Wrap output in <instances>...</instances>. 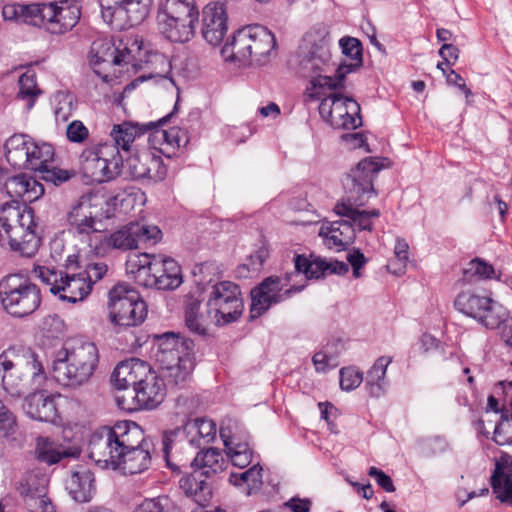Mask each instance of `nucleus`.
<instances>
[{"mask_svg": "<svg viewBox=\"0 0 512 512\" xmlns=\"http://www.w3.org/2000/svg\"><path fill=\"white\" fill-rule=\"evenodd\" d=\"M342 53L351 63H341L336 68L335 77L322 75L331 62L330 38L324 24H316L302 38L299 46V69L303 76L311 77L313 86L337 89L343 85L347 74L362 66V44L353 37H343L339 41Z\"/></svg>", "mask_w": 512, "mask_h": 512, "instance_id": "1", "label": "nucleus"}, {"mask_svg": "<svg viewBox=\"0 0 512 512\" xmlns=\"http://www.w3.org/2000/svg\"><path fill=\"white\" fill-rule=\"evenodd\" d=\"M381 169L382 165L379 162L367 157L361 160L347 176L345 185L350 203H337L334 212L340 217L347 218L346 220L351 222L355 230L372 231L374 220L381 215L379 209H359L372 196H376L373 181Z\"/></svg>", "mask_w": 512, "mask_h": 512, "instance_id": "2", "label": "nucleus"}, {"mask_svg": "<svg viewBox=\"0 0 512 512\" xmlns=\"http://www.w3.org/2000/svg\"><path fill=\"white\" fill-rule=\"evenodd\" d=\"M0 377L4 391L17 398L44 387L48 380L39 355L24 346H10L0 354Z\"/></svg>", "mask_w": 512, "mask_h": 512, "instance_id": "3", "label": "nucleus"}, {"mask_svg": "<svg viewBox=\"0 0 512 512\" xmlns=\"http://www.w3.org/2000/svg\"><path fill=\"white\" fill-rule=\"evenodd\" d=\"M99 363V351L93 342H67L54 353L52 373L55 381L69 388L87 384Z\"/></svg>", "mask_w": 512, "mask_h": 512, "instance_id": "4", "label": "nucleus"}, {"mask_svg": "<svg viewBox=\"0 0 512 512\" xmlns=\"http://www.w3.org/2000/svg\"><path fill=\"white\" fill-rule=\"evenodd\" d=\"M30 207L4 204L0 209V244L20 256L33 257L41 243Z\"/></svg>", "mask_w": 512, "mask_h": 512, "instance_id": "5", "label": "nucleus"}, {"mask_svg": "<svg viewBox=\"0 0 512 512\" xmlns=\"http://www.w3.org/2000/svg\"><path fill=\"white\" fill-rule=\"evenodd\" d=\"M194 342L168 332L158 337L156 361L160 365L162 376L167 383L176 387H184L190 380L195 366Z\"/></svg>", "mask_w": 512, "mask_h": 512, "instance_id": "6", "label": "nucleus"}, {"mask_svg": "<svg viewBox=\"0 0 512 512\" xmlns=\"http://www.w3.org/2000/svg\"><path fill=\"white\" fill-rule=\"evenodd\" d=\"M0 300L9 315L24 318L40 307L42 297L40 288L28 277L9 274L0 281Z\"/></svg>", "mask_w": 512, "mask_h": 512, "instance_id": "7", "label": "nucleus"}, {"mask_svg": "<svg viewBox=\"0 0 512 512\" xmlns=\"http://www.w3.org/2000/svg\"><path fill=\"white\" fill-rule=\"evenodd\" d=\"M135 266V281L146 288L174 290L183 282L181 267L170 257L143 253Z\"/></svg>", "mask_w": 512, "mask_h": 512, "instance_id": "8", "label": "nucleus"}, {"mask_svg": "<svg viewBox=\"0 0 512 512\" xmlns=\"http://www.w3.org/2000/svg\"><path fill=\"white\" fill-rule=\"evenodd\" d=\"M132 422H118L95 431L88 442V457L103 469L116 470Z\"/></svg>", "mask_w": 512, "mask_h": 512, "instance_id": "9", "label": "nucleus"}, {"mask_svg": "<svg viewBox=\"0 0 512 512\" xmlns=\"http://www.w3.org/2000/svg\"><path fill=\"white\" fill-rule=\"evenodd\" d=\"M81 170L86 177L98 183L108 182L120 175L123 156L109 143L86 147L79 156Z\"/></svg>", "mask_w": 512, "mask_h": 512, "instance_id": "10", "label": "nucleus"}, {"mask_svg": "<svg viewBox=\"0 0 512 512\" xmlns=\"http://www.w3.org/2000/svg\"><path fill=\"white\" fill-rule=\"evenodd\" d=\"M108 296L109 319L115 326L133 327L144 321L147 306L136 289L118 283L110 289Z\"/></svg>", "mask_w": 512, "mask_h": 512, "instance_id": "11", "label": "nucleus"}, {"mask_svg": "<svg viewBox=\"0 0 512 512\" xmlns=\"http://www.w3.org/2000/svg\"><path fill=\"white\" fill-rule=\"evenodd\" d=\"M454 307L460 313L473 318L488 329H496L507 321L508 310L490 296L467 290L458 293Z\"/></svg>", "mask_w": 512, "mask_h": 512, "instance_id": "12", "label": "nucleus"}, {"mask_svg": "<svg viewBox=\"0 0 512 512\" xmlns=\"http://www.w3.org/2000/svg\"><path fill=\"white\" fill-rule=\"evenodd\" d=\"M95 198L87 195L81 196L74 202L67 212L66 220L68 231L81 241H86L91 249L99 251L98 238L101 229L97 225L99 220Z\"/></svg>", "mask_w": 512, "mask_h": 512, "instance_id": "13", "label": "nucleus"}, {"mask_svg": "<svg viewBox=\"0 0 512 512\" xmlns=\"http://www.w3.org/2000/svg\"><path fill=\"white\" fill-rule=\"evenodd\" d=\"M124 444L116 470L129 475L147 471L152 464L154 444L135 422H132Z\"/></svg>", "mask_w": 512, "mask_h": 512, "instance_id": "14", "label": "nucleus"}, {"mask_svg": "<svg viewBox=\"0 0 512 512\" xmlns=\"http://www.w3.org/2000/svg\"><path fill=\"white\" fill-rule=\"evenodd\" d=\"M152 3L153 0H99L103 20L119 31L141 24Z\"/></svg>", "mask_w": 512, "mask_h": 512, "instance_id": "15", "label": "nucleus"}, {"mask_svg": "<svg viewBox=\"0 0 512 512\" xmlns=\"http://www.w3.org/2000/svg\"><path fill=\"white\" fill-rule=\"evenodd\" d=\"M206 306L214 314L216 326H224L236 321L244 309L239 286L231 281L215 283Z\"/></svg>", "mask_w": 512, "mask_h": 512, "instance_id": "16", "label": "nucleus"}, {"mask_svg": "<svg viewBox=\"0 0 512 512\" xmlns=\"http://www.w3.org/2000/svg\"><path fill=\"white\" fill-rule=\"evenodd\" d=\"M39 278L49 286V291L58 295L63 301L76 303L84 300L91 292L90 284L87 283L82 273H63V271L39 268Z\"/></svg>", "mask_w": 512, "mask_h": 512, "instance_id": "17", "label": "nucleus"}, {"mask_svg": "<svg viewBox=\"0 0 512 512\" xmlns=\"http://www.w3.org/2000/svg\"><path fill=\"white\" fill-rule=\"evenodd\" d=\"M165 397L164 380L157 374L148 370V374L139 383L128 391V395L117 397L118 405L128 411L156 408Z\"/></svg>", "mask_w": 512, "mask_h": 512, "instance_id": "18", "label": "nucleus"}, {"mask_svg": "<svg viewBox=\"0 0 512 512\" xmlns=\"http://www.w3.org/2000/svg\"><path fill=\"white\" fill-rule=\"evenodd\" d=\"M319 114L335 129H356L362 125L359 104L340 94H330L322 99Z\"/></svg>", "mask_w": 512, "mask_h": 512, "instance_id": "19", "label": "nucleus"}, {"mask_svg": "<svg viewBox=\"0 0 512 512\" xmlns=\"http://www.w3.org/2000/svg\"><path fill=\"white\" fill-rule=\"evenodd\" d=\"M286 284L278 276L265 278L258 286L251 290V316L259 317L265 313L272 305L278 304L295 292H300L304 286H292L284 291Z\"/></svg>", "mask_w": 512, "mask_h": 512, "instance_id": "20", "label": "nucleus"}, {"mask_svg": "<svg viewBox=\"0 0 512 512\" xmlns=\"http://www.w3.org/2000/svg\"><path fill=\"white\" fill-rule=\"evenodd\" d=\"M46 31L51 34H64L70 31L79 21L81 11L75 0H61L48 2L45 10Z\"/></svg>", "mask_w": 512, "mask_h": 512, "instance_id": "21", "label": "nucleus"}, {"mask_svg": "<svg viewBox=\"0 0 512 512\" xmlns=\"http://www.w3.org/2000/svg\"><path fill=\"white\" fill-rule=\"evenodd\" d=\"M228 31L226 4L221 1L208 3L202 11L201 34L212 46L222 43Z\"/></svg>", "mask_w": 512, "mask_h": 512, "instance_id": "22", "label": "nucleus"}, {"mask_svg": "<svg viewBox=\"0 0 512 512\" xmlns=\"http://www.w3.org/2000/svg\"><path fill=\"white\" fill-rule=\"evenodd\" d=\"M171 114L161 118L154 126L150 128L151 134L149 141L155 149L164 156L171 158L181 147H186L189 143L188 131L180 127H171L168 130L160 129L158 126L167 122Z\"/></svg>", "mask_w": 512, "mask_h": 512, "instance_id": "23", "label": "nucleus"}, {"mask_svg": "<svg viewBox=\"0 0 512 512\" xmlns=\"http://www.w3.org/2000/svg\"><path fill=\"white\" fill-rule=\"evenodd\" d=\"M43 388L29 391L23 402V410L31 419L54 422L57 418L55 396L47 394Z\"/></svg>", "mask_w": 512, "mask_h": 512, "instance_id": "24", "label": "nucleus"}, {"mask_svg": "<svg viewBox=\"0 0 512 512\" xmlns=\"http://www.w3.org/2000/svg\"><path fill=\"white\" fill-rule=\"evenodd\" d=\"M150 367L139 359H131L119 363L112 372L111 383L118 390H125L124 395L131 391L144 376Z\"/></svg>", "mask_w": 512, "mask_h": 512, "instance_id": "25", "label": "nucleus"}, {"mask_svg": "<svg viewBox=\"0 0 512 512\" xmlns=\"http://www.w3.org/2000/svg\"><path fill=\"white\" fill-rule=\"evenodd\" d=\"M491 486L496 498L512 505V456L503 453L495 461Z\"/></svg>", "mask_w": 512, "mask_h": 512, "instance_id": "26", "label": "nucleus"}, {"mask_svg": "<svg viewBox=\"0 0 512 512\" xmlns=\"http://www.w3.org/2000/svg\"><path fill=\"white\" fill-rule=\"evenodd\" d=\"M319 236L324 239V244L329 249L341 251L354 241L355 229L350 221H333L321 226Z\"/></svg>", "mask_w": 512, "mask_h": 512, "instance_id": "27", "label": "nucleus"}, {"mask_svg": "<svg viewBox=\"0 0 512 512\" xmlns=\"http://www.w3.org/2000/svg\"><path fill=\"white\" fill-rule=\"evenodd\" d=\"M4 187L11 198H20L23 202H33L44 193L42 184L26 174L9 177Z\"/></svg>", "mask_w": 512, "mask_h": 512, "instance_id": "28", "label": "nucleus"}, {"mask_svg": "<svg viewBox=\"0 0 512 512\" xmlns=\"http://www.w3.org/2000/svg\"><path fill=\"white\" fill-rule=\"evenodd\" d=\"M228 465L227 457L218 448L201 449L190 463L205 478L223 472Z\"/></svg>", "mask_w": 512, "mask_h": 512, "instance_id": "29", "label": "nucleus"}, {"mask_svg": "<svg viewBox=\"0 0 512 512\" xmlns=\"http://www.w3.org/2000/svg\"><path fill=\"white\" fill-rule=\"evenodd\" d=\"M182 429L187 443L194 448L208 445L216 436V425L207 418L188 420Z\"/></svg>", "mask_w": 512, "mask_h": 512, "instance_id": "30", "label": "nucleus"}, {"mask_svg": "<svg viewBox=\"0 0 512 512\" xmlns=\"http://www.w3.org/2000/svg\"><path fill=\"white\" fill-rule=\"evenodd\" d=\"M160 32L171 42L185 43L195 34V22L157 15Z\"/></svg>", "mask_w": 512, "mask_h": 512, "instance_id": "31", "label": "nucleus"}, {"mask_svg": "<svg viewBox=\"0 0 512 512\" xmlns=\"http://www.w3.org/2000/svg\"><path fill=\"white\" fill-rule=\"evenodd\" d=\"M219 433L227 450L226 455L234 452H252L247 432L242 430L236 421L227 419L221 424Z\"/></svg>", "mask_w": 512, "mask_h": 512, "instance_id": "32", "label": "nucleus"}, {"mask_svg": "<svg viewBox=\"0 0 512 512\" xmlns=\"http://www.w3.org/2000/svg\"><path fill=\"white\" fill-rule=\"evenodd\" d=\"M152 126H154V122L142 125L132 122H123L114 125L110 132V136L114 142L112 145L115 146L119 152L120 149L124 152H129L136 137L150 131Z\"/></svg>", "mask_w": 512, "mask_h": 512, "instance_id": "33", "label": "nucleus"}, {"mask_svg": "<svg viewBox=\"0 0 512 512\" xmlns=\"http://www.w3.org/2000/svg\"><path fill=\"white\" fill-rule=\"evenodd\" d=\"M94 482V474L89 469H82L71 475L67 483V490L76 502L86 503L91 501L95 494Z\"/></svg>", "mask_w": 512, "mask_h": 512, "instance_id": "34", "label": "nucleus"}, {"mask_svg": "<svg viewBox=\"0 0 512 512\" xmlns=\"http://www.w3.org/2000/svg\"><path fill=\"white\" fill-rule=\"evenodd\" d=\"M202 477L204 476L192 469L190 474L180 479L179 486L187 497L195 503L205 506L211 499L212 491L210 484Z\"/></svg>", "mask_w": 512, "mask_h": 512, "instance_id": "35", "label": "nucleus"}, {"mask_svg": "<svg viewBox=\"0 0 512 512\" xmlns=\"http://www.w3.org/2000/svg\"><path fill=\"white\" fill-rule=\"evenodd\" d=\"M99 251L105 252L106 248L127 251L138 248L132 223H129L110 234H100L98 238Z\"/></svg>", "mask_w": 512, "mask_h": 512, "instance_id": "36", "label": "nucleus"}, {"mask_svg": "<svg viewBox=\"0 0 512 512\" xmlns=\"http://www.w3.org/2000/svg\"><path fill=\"white\" fill-rule=\"evenodd\" d=\"M247 30L250 31L252 59L261 64L275 48V37L267 28L260 25L247 26Z\"/></svg>", "mask_w": 512, "mask_h": 512, "instance_id": "37", "label": "nucleus"}, {"mask_svg": "<svg viewBox=\"0 0 512 512\" xmlns=\"http://www.w3.org/2000/svg\"><path fill=\"white\" fill-rule=\"evenodd\" d=\"M222 55L230 61L247 62L252 60L250 46V31L247 27L237 30L231 41H228L222 48Z\"/></svg>", "mask_w": 512, "mask_h": 512, "instance_id": "38", "label": "nucleus"}, {"mask_svg": "<svg viewBox=\"0 0 512 512\" xmlns=\"http://www.w3.org/2000/svg\"><path fill=\"white\" fill-rule=\"evenodd\" d=\"M185 324L191 332L205 335L210 324L216 325V320L207 306L206 310L202 311L201 303L197 300H191L185 308Z\"/></svg>", "mask_w": 512, "mask_h": 512, "instance_id": "39", "label": "nucleus"}, {"mask_svg": "<svg viewBox=\"0 0 512 512\" xmlns=\"http://www.w3.org/2000/svg\"><path fill=\"white\" fill-rule=\"evenodd\" d=\"M32 138L27 134H14L5 144V157L9 164L15 168H24Z\"/></svg>", "mask_w": 512, "mask_h": 512, "instance_id": "40", "label": "nucleus"}, {"mask_svg": "<svg viewBox=\"0 0 512 512\" xmlns=\"http://www.w3.org/2000/svg\"><path fill=\"white\" fill-rule=\"evenodd\" d=\"M158 15L197 23L199 11L195 0H166Z\"/></svg>", "mask_w": 512, "mask_h": 512, "instance_id": "41", "label": "nucleus"}, {"mask_svg": "<svg viewBox=\"0 0 512 512\" xmlns=\"http://www.w3.org/2000/svg\"><path fill=\"white\" fill-rule=\"evenodd\" d=\"M54 148L45 142H36L32 139L27 161L23 169L33 170L40 173L54 160Z\"/></svg>", "mask_w": 512, "mask_h": 512, "instance_id": "42", "label": "nucleus"}, {"mask_svg": "<svg viewBox=\"0 0 512 512\" xmlns=\"http://www.w3.org/2000/svg\"><path fill=\"white\" fill-rule=\"evenodd\" d=\"M392 362V357L381 356L376 359L366 376V386L373 397H379L385 392V376L387 367Z\"/></svg>", "mask_w": 512, "mask_h": 512, "instance_id": "43", "label": "nucleus"}, {"mask_svg": "<svg viewBox=\"0 0 512 512\" xmlns=\"http://www.w3.org/2000/svg\"><path fill=\"white\" fill-rule=\"evenodd\" d=\"M490 279L500 280V274L496 272L493 265L482 258L476 257L470 260L463 269L462 280L466 283Z\"/></svg>", "mask_w": 512, "mask_h": 512, "instance_id": "44", "label": "nucleus"}, {"mask_svg": "<svg viewBox=\"0 0 512 512\" xmlns=\"http://www.w3.org/2000/svg\"><path fill=\"white\" fill-rule=\"evenodd\" d=\"M116 44L109 38L93 41L90 50V63L94 66L101 63L115 65L118 61Z\"/></svg>", "mask_w": 512, "mask_h": 512, "instance_id": "45", "label": "nucleus"}, {"mask_svg": "<svg viewBox=\"0 0 512 512\" xmlns=\"http://www.w3.org/2000/svg\"><path fill=\"white\" fill-rule=\"evenodd\" d=\"M229 482L234 486L246 485V494L250 495L262 485V467L259 464H255L246 471L231 473Z\"/></svg>", "mask_w": 512, "mask_h": 512, "instance_id": "46", "label": "nucleus"}, {"mask_svg": "<svg viewBox=\"0 0 512 512\" xmlns=\"http://www.w3.org/2000/svg\"><path fill=\"white\" fill-rule=\"evenodd\" d=\"M295 271L303 273L308 279H319L327 274V260L321 258H314L309 260L303 255H296L294 257Z\"/></svg>", "mask_w": 512, "mask_h": 512, "instance_id": "47", "label": "nucleus"}, {"mask_svg": "<svg viewBox=\"0 0 512 512\" xmlns=\"http://www.w3.org/2000/svg\"><path fill=\"white\" fill-rule=\"evenodd\" d=\"M19 91L17 99L26 101V110H31L34 106L37 97L41 91L37 88L36 75L34 72L27 71L23 73L18 81Z\"/></svg>", "mask_w": 512, "mask_h": 512, "instance_id": "48", "label": "nucleus"}, {"mask_svg": "<svg viewBox=\"0 0 512 512\" xmlns=\"http://www.w3.org/2000/svg\"><path fill=\"white\" fill-rule=\"evenodd\" d=\"M48 478L41 472H28L20 482L19 492L24 500L30 496H37L46 493Z\"/></svg>", "mask_w": 512, "mask_h": 512, "instance_id": "49", "label": "nucleus"}, {"mask_svg": "<svg viewBox=\"0 0 512 512\" xmlns=\"http://www.w3.org/2000/svg\"><path fill=\"white\" fill-rule=\"evenodd\" d=\"M35 454L39 461L48 465L56 464L68 456V453L60 450L53 441L43 437L37 439Z\"/></svg>", "mask_w": 512, "mask_h": 512, "instance_id": "50", "label": "nucleus"}, {"mask_svg": "<svg viewBox=\"0 0 512 512\" xmlns=\"http://www.w3.org/2000/svg\"><path fill=\"white\" fill-rule=\"evenodd\" d=\"M181 435H183L182 427H178L174 430L165 431L162 435L163 457L165 459L167 467L175 472H180L181 467L186 465L185 463H182L181 461L175 462L174 461L175 457L172 453V450L176 444L177 438Z\"/></svg>", "mask_w": 512, "mask_h": 512, "instance_id": "51", "label": "nucleus"}, {"mask_svg": "<svg viewBox=\"0 0 512 512\" xmlns=\"http://www.w3.org/2000/svg\"><path fill=\"white\" fill-rule=\"evenodd\" d=\"M20 13L21 22L38 27H46L45 10L48 9L47 3L21 4Z\"/></svg>", "mask_w": 512, "mask_h": 512, "instance_id": "52", "label": "nucleus"}, {"mask_svg": "<svg viewBox=\"0 0 512 512\" xmlns=\"http://www.w3.org/2000/svg\"><path fill=\"white\" fill-rule=\"evenodd\" d=\"M56 121L66 122L76 109L75 97L67 92L59 91L54 95Z\"/></svg>", "mask_w": 512, "mask_h": 512, "instance_id": "53", "label": "nucleus"}, {"mask_svg": "<svg viewBox=\"0 0 512 512\" xmlns=\"http://www.w3.org/2000/svg\"><path fill=\"white\" fill-rule=\"evenodd\" d=\"M494 439L499 445H512V411L504 408L501 410V419L495 427Z\"/></svg>", "mask_w": 512, "mask_h": 512, "instance_id": "54", "label": "nucleus"}, {"mask_svg": "<svg viewBox=\"0 0 512 512\" xmlns=\"http://www.w3.org/2000/svg\"><path fill=\"white\" fill-rule=\"evenodd\" d=\"M150 160V152L142 151L130 155L126 158V165L130 174L134 178H145L149 175V167L147 162Z\"/></svg>", "mask_w": 512, "mask_h": 512, "instance_id": "55", "label": "nucleus"}, {"mask_svg": "<svg viewBox=\"0 0 512 512\" xmlns=\"http://www.w3.org/2000/svg\"><path fill=\"white\" fill-rule=\"evenodd\" d=\"M409 246L404 239L398 238L394 247V259L388 264V268L394 274H402L405 272L407 263L409 261Z\"/></svg>", "mask_w": 512, "mask_h": 512, "instance_id": "56", "label": "nucleus"}, {"mask_svg": "<svg viewBox=\"0 0 512 512\" xmlns=\"http://www.w3.org/2000/svg\"><path fill=\"white\" fill-rule=\"evenodd\" d=\"M137 245L140 243H157L161 237V230L154 225H144L137 222H131Z\"/></svg>", "mask_w": 512, "mask_h": 512, "instance_id": "57", "label": "nucleus"}, {"mask_svg": "<svg viewBox=\"0 0 512 512\" xmlns=\"http://www.w3.org/2000/svg\"><path fill=\"white\" fill-rule=\"evenodd\" d=\"M337 353L331 351V346L327 345L324 350L314 354L312 361L318 372H326L329 369L338 366Z\"/></svg>", "mask_w": 512, "mask_h": 512, "instance_id": "58", "label": "nucleus"}, {"mask_svg": "<svg viewBox=\"0 0 512 512\" xmlns=\"http://www.w3.org/2000/svg\"><path fill=\"white\" fill-rule=\"evenodd\" d=\"M80 272L92 288L95 283L103 279V277L107 274L108 266L103 261L89 262Z\"/></svg>", "mask_w": 512, "mask_h": 512, "instance_id": "59", "label": "nucleus"}, {"mask_svg": "<svg viewBox=\"0 0 512 512\" xmlns=\"http://www.w3.org/2000/svg\"><path fill=\"white\" fill-rule=\"evenodd\" d=\"M363 381V374L353 367L340 370V387L342 390L351 391L356 389Z\"/></svg>", "mask_w": 512, "mask_h": 512, "instance_id": "60", "label": "nucleus"}, {"mask_svg": "<svg viewBox=\"0 0 512 512\" xmlns=\"http://www.w3.org/2000/svg\"><path fill=\"white\" fill-rule=\"evenodd\" d=\"M16 418L0 400V437H9L15 433Z\"/></svg>", "mask_w": 512, "mask_h": 512, "instance_id": "61", "label": "nucleus"}, {"mask_svg": "<svg viewBox=\"0 0 512 512\" xmlns=\"http://www.w3.org/2000/svg\"><path fill=\"white\" fill-rule=\"evenodd\" d=\"M39 174L41 179L46 182H51L54 185H61L62 183L68 181L72 176L68 170L53 167L52 163L43 169Z\"/></svg>", "mask_w": 512, "mask_h": 512, "instance_id": "62", "label": "nucleus"}, {"mask_svg": "<svg viewBox=\"0 0 512 512\" xmlns=\"http://www.w3.org/2000/svg\"><path fill=\"white\" fill-rule=\"evenodd\" d=\"M67 139L72 143L82 144L89 137V130L80 120L70 122L66 129Z\"/></svg>", "mask_w": 512, "mask_h": 512, "instance_id": "63", "label": "nucleus"}, {"mask_svg": "<svg viewBox=\"0 0 512 512\" xmlns=\"http://www.w3.org/2000/svg\"><path fill=\"white\" fill-rule=\"evenodd\" d=\"M24 501L29 512H55L54 506L46 493L27 497Z\"/></svg>", "mask_w": 512, "mask_h": 512, "instance_id": "64", "label": "nucleus"}]
</instances>
